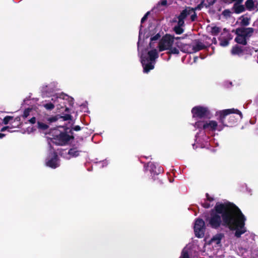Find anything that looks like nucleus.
Segmentation results:
<instances>
[{"label": "nucleus", "instance_id": "27", "mask_svg": "<svg viewBox=\"0 0 258 258\" xmlns=\"http://www.w3.org/2000/svg\"><path fill=\"white\" fill-rule=\"evenodd\" d=\"M204 5L205 6L204 1H203L200 4H199L195 8H193L190 7V11H192V12H194V11H196L197 10H201L203 8Z\"/></svg>", "mask_w": 258, "mask_h": 258}, {"label": "nucleus", "instance_id": "30", "mask_svg": "<svg viewBox=\"0 0 258 258\" xmlns=\"http://www.w3.org/2000/svg\"><path fill=\"white\" fill-rule=\"evenodd\" d=\"M205 124V121H198L196 122L195 125L198 128L204 130L203 125Z\"/></svg>", "mask_w": 258, "mask_h": 258}, {"label": "nucleus", "instance_id": "19", "mask_svg": "<svg viewBox=\"0 0 258 258\" xmlns=\"http://www.w3.org/2000/svg\"><path fill=\"white\" fill-rule=\"evenodd\" d=\"M227 35L229 36V39H224L221 37L219 38V40H220V45L221 46H223V47L227 46L229 43V40L232 39V38L230 37L231 34L228 33Z\"/></svg>", "mask_w": 258, "mask_h": 258}, {"label": "nucleus", "instance_id": "11", "mask_svg": "<svg viewBox=\"0 0 258 258\" xmlns=\"http://www.w3.org/2000/svg\"><path fill=\"white\" fill-rule=\"evenodd\" d=\"M148 57L146 56H142L141 57V63L143 67L144 72L145 73H149L150 70L154 68V62L152 61L148 62Z\"/></svg>", "mask_w": 258, "mask_h": 258}, {"label": "nucleus", "instance_id": "55", "mask_svg": "<svg viewBox=\"0 0 258 258\" xmlns=\"http://www.w3.org/2000/svg\"><path fill=\"white\" fill-rule=\"evenodd\" d=\"M66 111H68L69 110V108L66 107V109H65Z\"/></svg>", "mask_w": 258, "mask_h": 258}, {"label": "nucleus", "instance_id": "3", "mask_svg": "<svg viewBox=\"0 0 258 258\" xmlns=\"http://www.w3.org/2000/svg\"><path fill=\"white\" fill-rule=\"evenodd\" d=\"M69 130V127H65L63 131L53 129L50 133L52 137L50 138L51 142L57 146H65L69 144L71 140L75 139L74 132Z\"/></svg>", "mask_w": 258, "mask_h": 258}, {"label": "nucleus", "instance_id": "24", "mask_svg": "<svg viewBox=\"0 0 258 258\" xmlns=\"http://www.w3.org/2000/svg\"><path fill=\"white\" fill-rule=\"evenodd\" d=\"M221 29L220 27L217 26H214L211 28V33L213 35L216 36L220 32Z\"/></svg>", "mask_w": 258, "mask_h": 258}, {"label": "nucleus", "instance_id": "31", "mask_svg": "<svg viewBox=\"0 0 258 258\" xmlns=\"http://www.w3.org/2000/svg\"><path fill=\"white\" fill-rule=\"evenodd\" d=\"M43 106L48 110H51L54 108V105L51 102L44 104Z\"/></svg>", "mask_w": 258, "mask_h": 258}, {"label": "nucleus", "instance_id": "5", "mask_svg": "<svg viewBox=\"0 0 258 258\" xmlns=\"http://www.w3.org/2000/svg\"><path fill=\"white\" fill-rule=\"evenodd\" d=\"M191 112L193 118H198L200 119L210 118V110L207 107L200 105L196 106L192 108Z\"/></svg>", "mask_w": 258, "mask_h": 258}, {"label": "nucleus", "instance_id": "48", "mask_svg": "<svg viewBox=\"0 0 258 258\" xmlns=\"http://www.w3.org/2000/svg\"><path fill=\"white\" fill-rule=\"evenodd\" d=\"M11 127H10V125H7V126H4L3 127L1 130V132H5L6 131H8V129H10Z\"/></svg>", "mask_w": 258, "mask_h": 258}, {"label": "nucleus", "instance_id": "44", "mask_svg": "<svg viewBox=\"0 0 258 258\" xmlns=\"http://www.w3.org/2000/svg\"><path fill=\"white\" fill-rule=\"evenodd\" d=\"M158 5L159 6H167V2L166 0H161L160 2L158 3Z\"/></svg>", "mask_w": 258, "mask_h": 258}, {"label": "nucleus", "instance_id": "53", "mask_svg": "<svg viewBox=\"0 0 258 258\" xmlns=\"http://www.w3.org/2000/svg\"><path fill=\"white\" fill-rule=\"evenodd\" d=\"M8 131L10 133L13 132L14 131L12 130V129H8Z\"/></svg>", "mask_w": 258, "mask_h": 258}, {"label": "nucleus", "instance_id": "9", "mask_svg": "<svg viewBox=\"0 0 258 258\" xmlns=\"http://www.w3.org/2000/svg\"><path fill=\"white\" fill-rule=\"evenodd\" d=\"M144 168L147 170L149 168V170L151 174L158 175L163 172V169L161 166L157 167V166L152 162H148L144 165Z\"/></svg>", "mask_w": 258, "mask_h": 258}, {"label": "nucleus", "instance_id": "10", "mask_svg": "<svg viewBox=\"0 0 258 258\" xmlns=\"http://www.w3.org/2000/svg\"><path fill=\"white\" fill-rule=\"evenodd\" d=\"M254 32V29L251 27H240L238 28L235 30V34H239L247 38L251 37Z\"/></svg>", "mask_w": 258, "mask_h": 258}, {"label": "nucleus", "instance_id": "41", "mask_svg": "<svg viewBox=\"0 0 258 258\" xmlns=\"http://www.w3.org/2000/svg\"><path fill=\"white\" fill-rule=\"evenodd\" d=\"M178 22H177V26H180V27H182L184 25V20L183 19H180L179 18H178Z\"/></svg>", "mask_w": 258, "mask_h": 258}, {"label": "nucleus", "instance_id": "1", "mask_svg": "<svg viewBox=\"0 0 258 258\" xmlns=\"http://www.w3.org/2000/svg\"><path fill=\"white\" fill-rule=\"evenodd\" d=\"M206 226L214 229H218L222 225L230 230H235L234 235L240 238L246 232V218L240 209L232 203L218 202L209 214L204 216Z\"/></svg>", "mask_w": 258, "mask_h": 258}, {"label": "nucleus", "instance_id": "50", "mask_svg": "<svg viewBox=\"0 0 258 258\" xmlns=\"http://www.w3.org/2000/svg\"><path fill=\"white\" fill-rule=\"evenodd\" d=\"M5 136H6L5 134H3V133H0V139H2Z\"/></svg>", "mask_w": 258, "mask_h": 258}, {"label": "nucleus", "instance_id": "17", "mask_svg": "<svg viewBox=\"0 0 258 258\" xmlns=\"http://www.w3.org/2000/svg\"><path fill=\"white\" fill-rule=\"evenodd\" d=\"M192 13V11H190V7H187L184 10L182 11L178 18L184 20L188 15Z\"/></svg>", "mask_w": 258, "mask_h": 258}, {"label": "nucleus", "instance_id": "28", "mask_svg": "<svg viewBox=\"0 0 258 258\" xmlns=\"http://www.w3.org/2000/svg\"><path fill=\"white\" fill-rule=\"evenodd\" d=\"M174 31L175 32L176 34H181L183 32V29L182 28V27L175 26L173 28Z\"/></svg>", "mask_w": 258, "mask_h": 258}, {"label": "nucleus", "instance_id": "45", "mask_svg": "<svg viewBox=\"0 0 258 258\" xmlns=\"http://www.w3.org/2000/svg\"><path fill=\"white\" fill-rule=\"evenodd\" d=\"M206 200L209 202H211L214 200V198L210 197L209 194L208 193H207L206 194Z\"/></svg>", "mask_w": 258, "mask_h": 258}, {"label": "nucleus", "instance_id": "2", "mask_svg": "<svg viewBox=\"0 0 258 258\" xmlns=\"http://www.w3.org/2000/svg\"><path fill=\"white\" fill-rule=\"evenodd\" d=\"M218 119L223 126L232 127L242 118L241 112L237 109H224L217 112Z\"/></svg>", "mask_w": 258, "mask_h": 258}, {"label": "nucleus", "instance_id": "29", "mask_svg": "<svg viewBox=\"0 0 258 258\" xmlns=\"http://www.w3.org/2000/svg\"><path fill=\"white\" fill-rule=\"evenodd\" d=\"M13 120V117L11 116H6L3 119V123L4 124H8L11 121Z\"/></svg>", "mask_w": 258, "mask_h": 258}, {"label": "nucleus", "instance_id": "49", "mask_svg": "<svg viewBox=\"0 0 258 258\" xmlns=\"http://www.w3.org/2000/svg\"><path fill=\"white\" fill-rule=\"evenodd\" d=\"M29 121L30 123L34 124L36 122V118L35 117H33L29 120Z\"/></svg>", "mask_w": 258, "mask_h": 258}, {"label": "nucleus", "instance_id": "40", "mask_svg": "<svg viewBox=\"0 0 258 258\" xmlns=\"http://www.w3.org/2000/svg\"><path fill=\"white\" fill-rule=\"evenodd\" d=\"M13 121L16 123L18 125L20 126L21 125V117L17 116L14 119H13Z\"/></svg>", "mask_w": 258, "mask_h": 258}, {"label": "nucleus", "instance_id": "43", "mask_svg": "<svg viewBox=\"0 0 258 258\" xmlns=\"http://www.w3.org/2000/svg\"><path fill=\"white\" fill-rule=\"evenodd\" d=\"M192 13H193V14L190 16V20L192 22H194L196 21V20L197 18V14L195 12V11H194V12H192Z\"/></svg>", "mask_w": 258, "mask_h": 258}, {"label": "nucleus", "instance_id": "14", "mask_svg": "<svg viewBox=\"0 0 258 258\" xmlns=\"http://www.w3.org/2000/svg\"><path fill=\"white\" fill-rule=\"evenodd\" d=\"M148 55L149 56V61L150 60V61L154 62H155V59L158 57V53L156 49L149 51Z\"/></svg>", "mask_w": 258, "mask_h": 258}, {"label": "nucleus", "instance_id": "39", "mask_svg": "<svg viewBox=\"0 0 258 258\" xmlns=\"http://www.w3.org/2000/svg\"><path fill=\"white\" fill-rule=\"evenodd\" d=\"M161 37V35H160L159 33H158L157 34H156L155 36L152 37L151 38H150V40L151 41H156L158 39H159Z\"/></svg>", "mask_w": 258, "mask_h": 258}, {"label": "nucleus", "instance_id": "34", "mask_svg": "<svg viewBox=\"0 0 258 258\" xmlns=\"http://www.w3.org/2000/svg\"><path fill=\"white\" fill-rule=\"evenodd\" d=\"M216 0H206L207 4H205V6L206 8L212 6L216 2Z\"/></svg>", "mask_w": 258, "mask_h": 258}, {"label": "nucleus", "instance_id": "13", "mask_svg": "<svg viewBox=\"0 0 258 258\" xmlns=\"http://www.w3.org/2000/svg\"><path fill=\"white\" fill-rule=\"evenodd\" d=\"M245 49L243 48V46H240L238 45H235L232 47L231 50V53L232 55L241 56L244 53Z\"/></svg>", "mask_w": 258, "mask_h": 258}, {"label": "nucleus", "instance_id": "16", "mask_svg": "<svg viewBox=\"0 0 258 258\" xmlns=\"http://www.w3.org/2000/svg\"><path fill=\"white\" fill-rule=\"evenodd\" d=\"M232 9L236 14H240L245 11V8L242 5H237V4H234Z\"/></svg>", "mask_w": 258, "mask_h": 258}, {"label": "nucleus", "instance_id": "35", "mask_svg": "<svg viewBox=\"0 0 258 258\" xmlns=\"http://www.w3.org/2000/svg\"><path fill=\"white\" fill-rule=\"evenodd\" d=\"M61 117H60V118H62L63 119V120H71L72 119V116L70 114H66L63 116H62V115H60Z\"/></svg>", "mask_w": 258, "mask_h": 258}, {"label": "nucleus", "instance_id": "6", "mask_svg": "<svg viewBox=\"0 0 258 258\" xmlns=\"http://www.w3.org/2000/svg\"><path fill=\"white\" fill-rule=\"evenodd\" d=\"M174 37L170 34H166L160 40L158 43L159 51H163L169 49L172 46Z\"/></svg>", "mask_w": 258, "mask_h": 258}, {"label": "nucleus", "instance_id": "37", "mask_svg": "<svg viewBox=\"0 0 258 258\" xmlns=\"http://www.w3.org/2000/svg\"><path fill=\"white\" fill-rule=\"evenodd\" d=\"M81 130V127L79 125H75L74 126L72 127L71 128H70L69 127V130H72V132H73V131H79Z\"/></svg>", "mask_w": 258, "mask_h": 258}, {"label": "nucleus", "instance_id": "32", "mask_svg": "<svg viewBox=\"0 0 258 258\" xmlns=\"http://www.w3.org/2000/svg\"><path fill=\"white\" fill-rule=\"evenodd\" d=\"M31 110H32V109L30 108H27L25 109L23 112L22 117L24 118L27 117L29 115L30 112H31Z\"/></svg>", "mask_w": 258, "mask_h": 258}, {"label": "nucleus", "instance_id": "33", "mask_svg": "<svg viewBox=\"0 0 258 258\" xmlns=\"http://www.w3.org/2000/svg\"><path fill=\"white\" fill-rule=\"evenodd\" d=\"M179 258H190L188 251L183 250Z\"/></svg>", "mask_w": 258, "mask_h": 258}, {"label": "nucleus", "instance_id": "21", "mask_svg": "<svg viewBox=\"0 0 258 258\" xmlns=\"http://www.w3.org/2000/svg\"><path fill=\"white\" fill-rule=\"evenodd\" d=\"M224 236V235L223 233H217L213 237L212 240L216 241V243L218 244L221 242V241Z\"/></svg>", "mask_w": 258, "mask_h": 258}, {"label": "nucleus", "instance_id": "47", "mask_svg": "<svg viewBox=\"0 0 258 258\" xmlns=\"http://www.w3.org/2000/svg\"><path fill=\"white\" fill-rule=\"evenodd\" d=\"M244 49H245L244 53L248 54L249 53H250L251 49L249 47H243Z\"/></svg>", "mask_w": 258, "mask_h": 258}, {"label": "nucleus", "instance_id": "42", "mask_svg": "<svg viewBox=\"0 0 258 258\" xmlns=\"http://www.w3.org/2000/svg\"><path fill=\"white\" fill-rule=\"evenodd\" d=\"M150 14V12H148L141 19V23L142 24L145 21H146V20L148 18V15H149Z\"/></svg>", "mask_w": 258, "mask_h": 258}, {"label": "nucleus", "instance_id": "7", "mask_svg": "<svg viewBox=\"0 0 258 258\" xmlns=\"http://www.w3.org/2000/svg\"><path fill=\"white\" fill-rule=\"evenodd\" d=\"M206 221L202 219L198 218L195 221L194 231L197 237L202 238L204 236L206 229Z\"/></svg>", "mask_w": 258, "mask_h": 258}, {"label": "nucleus", "instance_id": "23", "mask_svg": "<svg viewBox=\"0 0 258 258\" xmlns=\"http://www.w3.org/2000/svg\"><path fill=\"white\" fill-rule=\"evenodd\" d=\"M242 19L241 20V21L240 22V25L242 26H247L249 24V22L250 20V18L248 17H243V16Z\"/></svg>", "mask_w": 258, "mask_h": 258}, {"label": "nucleus", "instance_id": "20", "mask_svg": "<svg viewBox=\"0 0 258 258\" xmlns=\"http://www.w3.org/2000/svg\"><path fill=\"white\" fill-rule=\"evenodd\" d=\"M245 6L246 9L251 11L254 10V2L253 0H247L245 3Z\"/></svg>", "mask_w": 258, "mask_h": 258}, {"label": "nucleus", "instance_id": "8", "mask_svg": "<svg viewBox=\"0 0 258 258\" xmlns=\"http://www.w3.org/2000/svg\"><path fill=\"white\" fill-rule=\"evenodd\" d=\"M47 166L55 169L59 166V158L57 153L54 150L51 151L46 160Z\"/></svg>", "mask_w": 258, "mask_h": 258}, {"label": "nucleus", "instance_id": "4", "mask_svg": "<svg viewBox=\"0 0 258 258\" xmlns=\"http://www.w3.org/2000/svg\"><path fill=\"white\" fill-rule=\"evenodd\" d=\"M207 48V46L200 39H195L189 44H182L181 51L187 53H194Z\"/></svg>", "mask_w": 258, "mask_h": 258}, {"label": "nucleus", "instance_id": "22", "mask_svg": "<svg viewBox=\"0 0 258 258\" xmlns=\"http://www.w3.org/2000/svg\"><path fill=\"white\" fill-rule=\"evenodd\" d=\"M37 127L38 129L41 130L42 131H45L49 127V126L44 123H43L40 121H38Z\"/></svg>", "mask_w": 258, "mask_h": 258}, {"label": "nucleus", "instance_id": "51", "mask_svg": "<svg viewBox=\"0 0 258 258\" xmlns=\"http://www.w3.org/2000/svg\"><path fill=\"white\" fill-rule=\"evenodd\" d=\"M212 42L214 43V44H216L217 43V41H216V38H213V39H212Z\"/></svg>", "mask_w": 258, "mask_h": 258}, {"label": "nucleus", "instance_id": "12", "mask_svg": "<svg viewBox=\"0 0 258 258\" xmlns=\"http://www.w3.org/2000/svg\"><path fill=\"white\" fill-rule=\"evenodd\" d=\"M204 130H209L211 131H215L216 130L221 131L222 128L219 126L217 121L215 120H210L209 121H205V124L203 125Z\"/></svg>", "mask_w": 258, "mask_h": 258}, {"label": "nucleus", "instance_id": "36", "mask_svg": "<svg viewBox=\"0 0 258 258\" xmlns=\"http://www.w3.org/2000/svg\"><path fill=\"white\" fill-rule=\"evenodd\" d=\"M222 15L226 17H229L231 15V12L229 9H225L223 11Z\"/></svg>", "mask_w": 258, "mask_h": 258}, {"label": "nucleus", "instance_id": "26", "mask_svg": "<svg viewBox=\"0 0 258 258\" xmlns=\"http://www.w3.org/2000/svg\"><path fill=\"white\" fill-rule=\"evenodd\" d=\"M169 51L167 52V54H178L179 53V50L176 47H172L171 46L169 49H168Z\"/></svg>", "mask_w": 258, "mask_h": 258}, {"label": "nucleus", "instance_id": "38", "mask_svg": "<svg viewBox=\"0 0 258 258\" xmlns=\"http://www.w3.org/2000/svg\"><path fill=\"white\" fill-rule=\"evenodd\" d=\"M9 125H10V129H13L16 127H19V125L17 124L16 122L15 123L13 121L10 122Z\"/></svg>", "mask_w": 258, "mask_h": 258}, {"label": "nucleus", "instance_id": "46", "mask_svg": "<svg viewBox=\"0 0 258 258\" xmlns=\"http://www.w3.org/2000/svg\"><path fill=\"white\" fill-rule=\"evenodd\" d=\"M202 206L206 209H208L211 207V205L209 203L206 202H205L204 203H202Z\"/></svg>", "mask_w": 258, "mask_h": 258}, {"label": "nucleus", "instance_id": "52", "mask_svg": "<svg viewBox=\"0 0 258 258\" xmlns=\"http://www.w3.org/2000/svg\"><path fill=\"white\" fill-rule=\"evenodd\" d=\"M199 57L198 56H195L194 57V62H196L197 60L198 59Z\"/></svg>", "mask_w": 258, "mask_h": 258}, {"label": "nucleus", "instance_id": "18", "mask_svg": "<svg viewBox=\"0 0 258 258\" xmlns=\"http://www.w3.org/2000/svg\"><path fill=\"white\" fill-rule=\"evenodd\" d=\"M81 151L79 150L77 147H73L68 151V155L71 157H77L80 155Z\"/></svg>", "mask_w": 258, "mask_h": 258}, {"label": "nucleus", "instance_id": "15", "mask_svg": "<svg viewBox=\"0 0 258 258\" xmlns=\"http://www.w3.org/2000/svg\"><path fill=\"white\" fill-rule=\"evenodd\" d=\"M237 36L235 38V41L238 44L246 45L247 43V38L239 34H236Z\"/></svg>", "mask_w": 258, "mask_h": 258}, {"label": "nucleus", "instance_id": "54", "mask_svg": "<svg viewBox=\"0 0 258 258\" xmlns=\"http://www.w3.org/2000/svg\"><path fill=\"white\" fill-rule=\"evenodd\" d=\"M176 39H180V37H177L176 38H175Z\"/></svg>", "mask_w": 258, "mask_h": 258}, {"label": "nucleus", "instance_id": "25", "mask_svg": "<svg viewBox=\"0 0 258 258\" xmlns=\"http://www.w3.org/2000/svg\"><path fill=\"white\" fill-rule=\"evenodd\" d=\"M61 117L60 115H56L55 116H51L47 118V121L49 123H52L56 121L58 119Z\"/></svg>", "mask_w": 258, "mask_h": 258}]
</instances>
